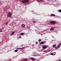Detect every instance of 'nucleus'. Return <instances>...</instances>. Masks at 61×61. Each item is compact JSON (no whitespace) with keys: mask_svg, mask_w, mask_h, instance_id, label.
Returning <instances> with one entry per match:
<instances>
[{"mask_svg":"<svg viewBox=\"0 0 61 61\" xmlns=\"http://www.w3.org/2000/svg\"><path fill=\"white\" fill-rule=\"evenodd\" d=\"M21 2H22V3H23V4H24V3L27 4V3H29V2H29V0H23Z\"/></svg>","mask_w":61,"mask_h":61,"instance_id":"obj_1","label":"nucleus"},{"mask_svg":"<svg viewBox=\"0 0 61 61\" xmlns=\"http://www.w3.org/2000/svg\"><path fill=\"white\" fill-rule=\"evenodd\" d=\"M8 15H7L9 17H11V16H12V13H11L10 12H9L8 13Z\"/></svg>","mask_w":61,"mask_h":61,"instance_id":"obj_2","label":"nucleus"},{"mask_svg":"<svg viewBox=\"0 0 61 61\" xmlns=\"http://www.w3.org/2000/svg\"><path fill=\"white\" fill-rule=\"evenodd\" d=\"M50 23H51L52 24H54L55 25V23H56V22L53 20L51 21H50Z\"/></svg>","mask_w":61,"mask_h":61,"instance_id":"obj_3","label":"nucleus"},{"mask_svg":"<svg viewBox=\"0 0 61 61\" xmlns=\"http://www.w3.org/2000/svg\"><path fill=\"white\" fill-rule=\"evenodd\" d=\"M42 48L44 49H46V48H47V46H46L45 45H44V46H42Z\"/></svg>","mask_w":61,"mask_h":61,"instance_id":"obj_4","label":"nucleus"},{"mask_svg":"<svg viewBox=\"0 0 61 61\" xmlns=\"http://www.w3.org/2000/svg\"><path fill=\"white\" fill-rule=\"evenodd\" d=\"M45 44V43L43 42V41H42L40 43V45H42V44Z\"/></svg>","mask_w":61,"mask_h":61,"instance_id":"obj_5","label":"nucleus"},{"mask_svg":"<svg viewBox=\"0 0 61 61\" xmlns=\"http://www.w3.org/2000/svg\"><path fill=\"white\" fill-rule=\"evenodd\" d=\"M25 34L23 33H21L20 34V36H24V35H25Z\"/></svg>","mask_w":61,"mask_h":61,"instance_id":"obj_6","label":"nucleus"},{"mask_svg":"<svg viewBox=\"0 0 61 61\" xmlns=\"http://www.w3.org/2000/svg\"><path fill=\"white\" fill-rule=\"evenodd\" d=\"M21 26H22V27H25V24H23L21 25Z\"/></svg>","mask_w":61,"mask_h":61,"instance_id":"obj_7","label":"nucleus"},{"mask_svg":"<svg viewBox=\"0 0 61 61\" xmlns=\"http://www.w3.org/2000/svg\"><path fill=\"white\" fill-rule=\"evenodd\" d=\"M31 58L32 60L33 61H34L35 60V59L33 58Z\"/></svg>","mask_w":61,"mask_h":61,"instance_id":"obj_8","label":"nucleus"},{"mask_svg":"<svg viewBox=\"0 0 61 61\" xmlns=\"http://www.w3.org/2000/svg\"><path fill=\"white\" fill-rule=\"evenodd\" d=\"M50 31H53V30H54V29L53 28H51L50 29Z\"/></svg>","mask_w":61,"mask_h":61,"instance_id":"obj_9","label":"nucleus"},{"mask_svg":"<svg viewBox=\"0 0 61 61\" xmlns=\"http://www.w3.org/2000/svg\"><path fill=\"white\" fill-rule=\"evenodd\" d=\"M56 15H55L52 14H51V16H55Z\"/></svg>","mask_w":61,"mask_h":61,"instance_id":"obj_10","label":"nucleus"},{"mask_svg":"<svg viewBox=\"0 0 61 61\" xmlns=\"http://www.w3.org/2000/svg\"><path fill=\"white\" fill-rule=\"evenodd\" d=\"M25 48V47H23L21 48H20V49H21V50H23Z\"/></svg>","mask_w":61,"mask_h":61,"instance_id":"obj_11","label":"nucleus"},{"mask_svg":"<svg viewBox=\"0 0 61 61\" xmlns=\"http://www.w3.org/2000/svg\"><path fill=\"white\" fill-rule=\"evenodd\" d=\"M15 32H12L11 33V35H10L11 36H12L13 35H14V34Z\"/></svg>","mask_w":61,"mask_h":61,"instance_id":"obj_12","label":"nucleus"},{"mask_svg":"<svg viewBox=\"0 0 61 61\" xmlns=\"http://www.w3.org/2000/svg\"><path fill=\"white\" fill-rule=\"evenodd\" d=\"M56 45L54 44L53 45V47H56Z\"/></svg>","mask_w":61,"mask_h":61,"instance_id":"obj_13","label":"nucleus"},{"mask_svg":"<svg viewBox=\"0 0 61 61\" xmlns=\"http://www.w3.org/2000/svg\"><path fill=\"white\" fill-rule=\"evenodd\" d=\"M58 11L60 13H61V10H58Z\"/></svg>","mask_w":61,"mask_h":61,"instance_id":"obj_14","label":"nucleus"},{"mask_svg":"<svg viewBox=\"0 0 61 61\" xmlns=\"http://www.w3.org/2000/svg\"><path fill=\"white\" fill-rule=\"evenodd\" d=\"M17 51H18V50H16L15 51V52H17Z\"/></svg>","mask_w":61,"mask_h":61,"instance_id":"obj_15","label":"nucleus"},{"mask_svg":"<svg viewBox=\"0 0 61 61\" xmlns=\"http://www.w3.org/2000/svg\"><path fill=\"white\" fill-rule=\"evenodd\" d=\"M60 46V45H59H59H58L57 46V47H58V48H60V46Z\"/></svg>","mask_w":61,"mask_h":61,"instance_id":"obj_16","label":"nucleus"},{"mask_svg":"<svg viewBox=\"0 0 61 61\" xmlns=\"http://www.w3.org/2000/svg\"><path fill=\"white\" fill-rule=\"evenodd\" d=\"M3 31H2V30H1V29L0 30V32H2Z\"/></svg>","mask_w":61,"mask_h":61,"instance_id":"obj_17","label":"nucleus"},{"mask_svg":"<svg viewBox=\"0 0 61 61\" xmlns=\"http://www.w3.org/2000/svg\"><path fill=\"white\" fill-rule=\"evenodd\" d=\"M22 38V36H20L19 37V38Z\"/></svg>","mask_w":61,"mask_h":61,"instance_id":"obj_18","label":"nucleus"},{"mask_svg":"<svg viewBox=\"0 0 61 61\" xmlns=\"http://www.w3.org/2000/svg\"><path fill=\"white\" fill-rule=\"evenodd\" d=\"M41 41V39H40L39 40V42H40V41Z\"/></svg>","mask_w":61,"mask_h":61,"instance_id":"obj_19","label":"nucleus"},{"mask_svg":"<svg viewBox=\"0 0 61 61\" xmlns=\"http://www.w3.org/2000/svg\"><path fill=\"white\" fill-rule=\"evenodd\" d=\"M54 48L55 49H57L58 48H57V47H55Z\"/></svg>","mask_w":61,"mask_h":61,"instance_id":"obj_20","label":"nucleus"},{"mask_svg":"<svg viewBox=\"0 0 61 61\" xmlns=\"http://www.w3.org/2000/svg\"><path fill=\"white\" fill-rule=\"evenodd\" d=\"M16 49H20V48H17Z\"/></svg>","mask_w":61,"mask_h":61,"instance_id":"obj_21","label":"nucleus"},{"mask_svg":"<svg viewBox=\"0 0 61 61\" xmlns=\"http://www.w3.org/2000/svg\"><path fill=\"white\" fill-rule=\"evenodd\" d=\"M51 55H53V53H51Z\"/></svg>","mask_w":61,"mask_h":61,"instance_id":"obj_22","label":"nucleus"},{"mask_svg":"<svg viewBox=\"0 0 61 61\" xmlns=\"http://www.w3.org/2000/svg\"><path fill=\"white\" fill-rule=\"evenodd\" d=\"M33 23H36V21H34V22H33Z\"/></svg>","mask_w":61,"mask_h":61,"instance_id":"obj_23","label":"nucleus"},{"mask_svg":"<svg viewBox=\"0 0 61 61\" xmlns=\"http://www.w3.org/2000/svg\"><path fill=\"white\" fill-rule=\"evenodd\" d=\"M47 52V51H44V52Z\"/></svg>","mask_w":61,"mask_h":61,"instance_id":"obj_24","label":"nucleus"},{"mask_svg":"<svg viewBox=\"0 0 61 61\" xmlns=\"http://www.w3.org/2000/svg\"><path fill=\"white\" fill-rule=\"evenodd\" d=\"M27 60V59H25V60Z\"/></svg>","mask_w":61,"mask_h":61,"instance_id":"obj_25","label":"nucleus"},{"mask_svg":"<svg viewBox=\"0 0 61 61\" xmlns=\"http://www.w3.org/2000/svg\"><path fill=\"white\" fill-rule=\"evenodd\" d=\"M59 45H61V43H60L59 44Z\"/></svg>","mask_w":61,"mask_h":61,"instance_id":"obj_26","label":"nucleus"},{"mask_svg":"<svg viewBox=\"0 0 61 61\" xmlns=\"http://www.w3.org/2000/svg\"><path fill=\"white\" fill-rule=\"evenodd\" d=\"M24 46V45H21V46Z\"/></svg>","mask_w":61,"mask_h":61,"instance_id":"obj_27","label":"nucleus"},{"mask_svg":"<svg viewBox=\"0 0 61 61\" xmlns=\"http://www.w3.org/2000/svg\"><path fill=\"white\" fill-rule=\"evenodd\" d=\"M8 24V22H7V23H6V24Z\"/></svg>","mask_w":61,"mask_h":61,"instance_id":"obj_28","label":"nucleus"},{"mask_svg":"<svg viewBox=\"0 0 61 61\" xmlns=\"http://www.w3.org/2000/svg\"><path fill=\"white\" fill-rule=\"evenodd\" d=\"M59 61H61V60H59Z\"/></svg>","mask_w":61,"mask_h":61,"instance_id":"obj_29","label":"nucleus"},{"mask_svg":"<svg viewBox=\"0 0 61 61\" xmlns=\"http://www.w3.org/2000/svg\"><path fill=\"white\" fill-rule=\"evenodd\" d=\"M36 44H38V42H36Z\"/></svg>","mask_w":61,"mask_h":61,"instance_id":"obj_30","label":"nucleus"},{"mask_svg":"<svg viewBox=\"0 0 61 61\" xmlns=\"http://www.w3.org/2000/svg\"><path fill=\"white\" fill-rule=\"evenodd\" d=\"M40 1H42V0H40Z\"/></svg>","mask_w":61,"mask_h":61,"instance_id":"obj_31","label":"nucleus"},{"mask_svg":"<svg viewBox=\"0 0 61 61\" xmlns=\"http://www.w3.org/2000/svg\"><path fill=\"white\" fill-rule=\"evenodd\" d=\"M50 51H49V52H50Z\"/></svg>","mask_w":61,"mask_h":61,"instance_id":"obj_32","label":"nucleus"},{"mask_svg":"<svg viewBox=\"0 0 61 61\" xmlns=\"http://www.w3.org/2000/svg\"><path fill=\"white\" fill-rule=\"evenodd\" d=\"M1 29V28H0V30Z\"/></svg>","mask_w":61,"mask_h":61,"instance_id":"obj_33","label":"nucleus"},{"mask_svg":"<svg viewBox=\"0 0 61 61\" xmlns=\"http://www.w3.org/2000/svg\"><path fill=\"white\" fill-rule=\"evenodd\" d=\"M3 29H1V30H2Z\"/></svg>","mask_w":61,"mask_h":61,"instance_id":"obj_34","label":"nucleus"}]
</instances>
